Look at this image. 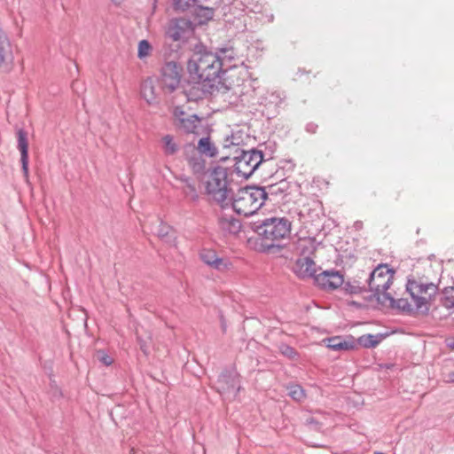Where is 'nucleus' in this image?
Returning <instances> with one entry per match:
<instances>
[{
	"mask_svg": "<svg viewBox=\"0 0 454 454\" xmlns=\"http://www.w3.org/2000/svg\"><path fill=\"white\" fill-rule=\"evenodd\" d=\"M173 121H176L177 119L186 118V113L184 108L180 106H176L173 108L172 112Z\"/></svg>",
	"mask_w": 454,
	"mask_h": 454,
	"instance_id": "obj_42",
	"label": "nucleus"
},
{
	"mask_svg": "<svg viewBox=\"0 0 454 454\" xmlns=\"http://www.w3.org/2000/svg\"><path fill=\"white\" fill-rule=\"evenodd\" d=\"M341 290L345 294H359L367 292V287L359 279H344V284L341 286Z\"/></svg>",
	"mask_w": 454,
	"mask_h": 454,
	"instance_id": "obj_26",
	"label": "nucleus"
},
{
	"mask_svg": "<svg viewBox=\"0 0 454 454\" xmlns=\"http://www.w3.org/2000/svg\"><path fill=\"white\" fill-rule=\"evenodd\" d=\"M220 322H221V328H222L223 332L225 333L226 329H227V325H226V320L223 315H220Z\"/></svg>",
	"mask_w": 454,
	"mask_h": 454,
	"instance_id": "obj_51",
	"label": "nucleus"
},
{
	"mask_svg": "<svg viewBox=\"0 0 454 454\" xmlns=\"http://www.w3.org/2000/svg\"><path fill=\"white\" fill-rule=\"evenodd\" d=\"M278 350L282 356L290 360L297 361L300 357L298 351L294 347L286 343H280Z\"/></svg>",
	"mask_w": 454,
	"mask_h": 454,
	"instance_id": "obj_31",
	"label": "nucleus"
},
{
	"mask_svg": "<svg viewBox=\"0 0 454 454\" xmlns=\"http://www.w3.org/2000/svg\"><path fill=\"white\" fill-rule=\"evenodd\" d=\"M280 164L279 168L286 171H293L295 167V164L291 160H282L280 161Z\"/></svg>",
	"mask_w": 454,
	"mask_h": 454,
	"instance_id": "obj_44",
	"label": "nucleus"
},
{
	"mask_svg": "<svg viewBox=\"0 0 454 454\" xmlns=\"http://www.w3.org/2000/svg\"><path fill=\"white\" fill-rule=\"evenodd\" d=\"M98 359L105 365L108 366L113 364V359L104 350L98 352Z\"/></svg>",
	"mask_w": 454,
	"mask_h": 454,
	"instance_id": "obj_43",
	"label": "nucleus"
},
{
	"mask_svg": "<svg viewBox=\"0 0 454 454\" xmlns=\"http://www.w3.org/2000/svg\"><path fill=\"white\" fill-rule=\"evenodd\" d=\"M115 5H120L124 0H111Z\"/></svg>",
	"mask_w": 454,
	"mask_h": 454,
	"instance_id": "obj_56",
	"label": "nucleus"
},
{
	"mask_svg": "<svg viewBox=\"0 0 454 454\" xmlns=\"http://www.w3.org/2000/svg\"><path fill=\"white\" fill-rule=\"evenodd\" d=\"M200 258L205 264L217 270L227 268V264L224 263L223 259L219 257L215 250L202 249L200 252Z\"/></svg>",
	"mask_w": 454,
	"mask_h": 454,
	"instance_id": "obj_22",
	"label": "nucleus"
},
{
	"mask_svg": "<svg viewBox=\"0 0 454 454\" xmlns=\"http://www.w3.org/2000/svg\"><path fill=\"white\" fill-rule=\"evenodd\" d=\"M203 118L199 116L197 114L187 115L186 118L177 119L173 121V126L177 131L185 135L193 134L195 136L200 135L201 129L204 128L201 126Z\"/></svg>",
	"mask_w": 454,
	"mask_h": 454,
	"instance_id": "obj_13",
	"label": "nucleus"
},
{
	"mask_svg": "<svg viewBox=\"0 0 454 454\" xmlns=\"http://www.w3.org/2000/svg\"><path fill=\"white\" fill-rule=\"evenodd\" d=\"M257 149H261L264 154V161L273 159L274 153L277 150V144L275 142L268 141L267 143L260 144Z\"/></svg>",
	"mask_w": 454,
	"mask_h": 454,
	"instance_id": "obj_33",
	"label": "nucleus"
},
{
	"mask_svg": "<svg viewBox=\"0 0 454 454\" xmlns=\"http://www.w3.org/2000/svg\"><path fill=\"white\" fill-rule=\"evenodd\" d=\"M232 174L231 167L216 165L212 168L209 174L210 180L206 183L207 194L211 195L223 209L229 207L227 200L233 190L230 187L228 176Z\"/></svg>",
	"mask_w": 454,
	"mask_h": 454,
	"instance_id": "obj_5",
	"label": "nucleus"
},
{
	"mask_svg": "<svg viewBox=\"0 0 454 454\" xmlns=\"http://www.w3.org/2000/svg\"><path fill=\"white\" fill-rule=\"evenodd\" d=\"M445 343L450 349L454 350V336L446 338Z\"/></svg>",
	"mask_w": 454,
	"mask_h": 454,
	"instance_id": "obj_49",
	"label": "nucleus"
},
{
	"mask_svg": "<svg viewBox=\"0 0 454 454\" xmlns=\"http://www.w3.org/2000/svg\"><path fill=\"white\" fill-rule=\"evenodd\" d=\"M390 334L391 333L388 332L380 333L377 334H363L356 340V346L359 345L364 348H374Z\"/></svg>",
	"mask_w": 454,
	"mask_h": 454,
	"instance_id": "obj_23",
	"label": "nucleus"
},
{
	"mask_svg": "<svg viewBox=\"0 0 454 454\" xmlns=\"http://www.w3.org/2000/svg\"><path fill=\"white\" fill-rule=\"evenodd\" d=\"M216 391L228 398L235 399L242 389L240 375L234 367H226L219 374L216 383Z\"/></svg>",
	"mask_w": 454,
	"mask_h": 454,
	"instance_id": "obj_7",
	"label": "nucleus"
},
{
	"mask_svg": "<svg viewBox=\"0 0 454 454\" xmlns=\"http://www.w3.org/2000/svg\"><path fill=\"white\" fill-rule=\"evenodd\" d=\"M192 54L187 61V72L192 82H207V88L226 83L223 75L226 70L223 68V59L218 53L208 51L201 43H196Z\"/></svg>",
	"mask_w": 454,
	"mask_h": 454,
	"instance_id": "obj_1",
	"label": "nucleus"
},
{
	"mask_svg": "<svg viewBox=\"0 0 454 454\" xmlns=\"http://www.w3.org/2000/svg\"><path fill=\"white\" fill-rule=\"evenodd\" d=\"M152 50V45L147 40H141L138 43L137 57L142 59L147 57Z\"/></svg>",
	"mask_w": 454,
	"mask_h": 454,
	"instance_id": "obj_36",
	"label": "nucleus"
},
{
	"mask_svg": "<svg viewBox=\"0 0 454 454\" xmlns=\"http://www.w3.org/2000/svg\"><path fill=\"white\" fill-rule=\"evenodd\" d=\"M373 454H385V453H384V452H381V451H378V450H377V451H374V453H373Z\"/></svg>",
	"mask_w": 454,
	"mask_h": 454,
	"instance_id": "obj_58",
	"label": "nucleus"
},
{
	"mask_svg": "<svg viewBox=\"0 0 454 454\" xmlns=\"http://www.w3.org/2000/svg\"><path fill=\"white\" fill-rule=\"evenodd\" d=\"M317 128H318L317 124H316L314 122H309V123H307L305 129L307 132H309L310 134H315L317 132Z\"/></svg>",
	"mask_w": 454,
	"mask_h": 454,
	"instance_id": "obj_45",
	"label": "nucleus"
},
{
	"mask_svg": "<svg viewBox=\"0 0 454 454\" xmlns=\"http://www.w3.org/2000/svg\"><path fill=\"white\" fill-rule=\"evenodd\" d=\"M231 145H239V144L234 143L232 135L226 137L223 148H230Z\"/></svg>",
	"mask_w": 454,
	"mask_h": 454,
	"instance_id": "obj_46",
	"label": "nucleus"
},
{
	"mask_svg": "<svg viewBox=\"0 0 454 454\" xmlns=\"http://www.w3.org/2000/svg\"><path fill=\"white\" fill-rule=\"evenodd\" d=\"M181 180L186 184V190L184 191V195L194 202L198 201L200 197L192 179L190 177H184Z\"/></svg>",
	"mask_w": 454,
	"mask_h": 454,
	"instance_id": "obj_32",
	"label": "nucleus"
},
{
	"mask_svg": "<svg viewBox=\"0 0 454 454\" xmlns=\"http://www.w3.org/2000/svg\"><path fill=\"white\" fill-rule=\"evenodd\" d=\"M440 303L447 309H454V286H446L442 290Z\"/></svg>",
	"mask_w": 454,
	"mask_h": 454,
	"instance_id": "obj_29",
	"label": "nucleus"
},
{
	"mask_svg": "<svg viewBox=\"0 0 454 454\" xmlns=\"http://www.w3.org/2000/svg\"><path fill=\"white\" fill-rule=\"evenodd\" d=\"M156 82V78L154 79L153 77H147L141 83V97L146 101L148 105L157 104L159 93L155 87Z\"/></svg>",
	"mask_w": 454,
	"mask_h": 454,
	"instance_id": "obj_21",
	"label": "nucleus"
},
{
	"mask_svg": "<svg viewBox=\"0 0 454 454\" xmlns=\"http://www.w3.org/2000/svg\"><path fill=\"white\" fill-rule=\"evenodd\" d=\"M344 284V276L340 271L332 269L326 270L315 277V285L323 290H335L341 288Z\"/></svg>",
	"mask_w": 454,
	"mask_h": 454,
	"instance_id": "obj_12",
	"label": "nucleus"
},
{
	"mask_svg": "<svg viewBox=\"0 0 454 454\" xmlns=\"http://www.w3.org/2000/svg\"><path fill=\"white\" fill-rule=\"evenodd\" d=\"M394 366H395L394 364H385L381 365V367L385 368V369H392Z\"/></svg>",
	"mask_w": 454,
	"mask_h": 454,
	"instance_id": "obj_54",
	"label": "nucleus"
},
{
	"mask_svg": "<svg viewBox=\"0 0 454 454\" xmlns=\"http://www.w3.org/2000/svg\"><path fill=\"white\" fill-rule=\"evenodd\" d=\"M349 305L355 307L356 309H363L364 305L356 301H351Z\"/></svg>",
	"mask_w": 454,
	"mask_h": 454,
	"instance_id": "obj_52",
	"label": "nucleus"
},
{
	"mask_svg": "<svg viewBox=\"0 0 454 454\" xmlns=\"http://www.w3.org/2000/svg\"><path fill=\"white\" fill-rule=\"evenodd\" d=\"M288 395L293 400L296 402H301L306 397L305 390L301 385L298 384L291 385L289 387Z\"/></svg>",
	"mask_w": 454,
	"mask_h": 454,
	"instance_id": "obj_34",
	"label": "nucleus"
},
{
	"mask_svg": "<svg viewBox=\"0 0 454 454\" xmlns=\"http://www.w3.org/2000/svg\"><path fill=\"white\" fill-rule=\"evenodd\" d=\"M13 51L6 32L0 27V74H7L13 67Z\"/></svg>",
	"mask_w": 454,
	"mask_h": 454,
	"instance_id": "obj_11",
	"label": "nucleus"
},
{
	"mask_svg": "<svg viewBox=\"0 0 454 454\" xmlns=\"http://www.w3.org/2000/svg\"><path fill=\"white\" fill-rule=\"evenodd\" d=\"M193 15L198 25H205L214 18L215 9L200 4L192 5Z\"/></svg>",
	"mask_w": 454,
	"mask_h": 454,
	"instance_id": "obj_24",
	"label": "nucleus"
},
{
	"mask_svg": "<svg viewBox=\"0 0 454 454\" xmlns=\"http://www.w3.org/2000/svg\"><path fill=\"white\" fill-rule=\"evenodd\" d=\"M220 51L223 54H225L227 52V50L223 48V49H220Z\"/></svg>",
	"mask_w": 454,
	"mask_h": 454,
	"instance_id": "obj_57",
	"label": "nucleus"
},
{
	"mask_svg": "<svg viewBox=\"0 0 454 454\" xmlns=\"http://www.w3.org/2000/svg\"><path fill=\"white\" fill-rule=\"evenodd\" d=\"M231 160L233 161L231 167L232 172L247 180L264 161V154L261 149L243 150L237 147L232 156H223L218 162L225 164Z\"/></svg>",
	"mask_w": 454,
	"mask_h": 454,
	"instance_id": "obj_4",
	"label": "nucleus"
},
{
	"mask_svg": "<svg viewBox=\"0 0 454 454\" xmlns=\"http://www.w3.org/2000/svg\"><path fill=\"white\" fill-rule=\"evenodd\" d=\"M411 298L415 301V311L419 310L423 315L429 313L430 308L427 302L426 297L419 295L415 292L408 293Z\"/></svg>",
	"mask_w": 454,
	"mask_h": 454,
	"instance_id": "obj_30",
	"label": "nucleus"
},
{
	"mask_svg": "<svg viewBox=\"0 0 454 454\" xmlns=\"http://www.w3.org/2000/svg\"><path fill=\"white\" fill-rule=\"evenodd\" d=\"M27 132L23 128L16 129L17 137V148L20 153V164L23 175L26 178L28 177V137Z\"/></svg>",
	"mask_w": 454,
	"mask_h": 454,
	"instance_id": "obj_15",
	"label": "nucleus"
},
{
	"mask_svg": "<svg viewBox=\"0 0 454 454\" xmlns=\"http://www.w3.org/2000/svg\"><path fill=\"white\" fill-rule=\"evenodd\" d=\"M374 309H383L385 308H388L387 302L384 300V295L381 291H378V295L376 296V305L373 306Z\"/></svg>",
	"mask_w": 454,
	"mask_h": 454,
	"instance_id": "obj_38",
	"label": "nucleus"
},
{
	"mask_svg": "<svg viewBox=\"0 0 454 454\" xmlns=\"http://www.w3.org/2000/svg\"><path fill=\"white\" fill-rule=\"evenodd\" d=\"M187 163L194 175L203 176L207 173L206 160L203 159L202 154L199 153L192 157Z\"/></svg>",
	"mask_w": 454,
	"mask_h": 454,
	"instance_id": "obj_28",
	"label": "nucleus"
},
{
	"mask_svg": "<svg viewBox=\"0 0 454 454\" xmlns=\"http://www.w3.org/2000/svg\"><path fill=\"white\" fill-rule=\"evenodd\" d=\"M184 157L186 161L190 160L192 157L199 154L197 146L193 143H186L184 145Z\"/></svg>",
	"mask_w": 454,
	"mask_h": 454,
	"instance_id": "obj_37",
	"label": "nucleus"
},
{
	"mask_svg": "<svg viewBox=\"0 0 454 454\" xmlns=\"http://www.w3.org/2000/svg\"><path fill=\"white\" fill-rule=\"evenodd\" d=\"M395 274V270L387 263L378 264L366 279L368 290L387 291L393 284Z\"/></svg>",
	"mask_w": 454,
	"mask_h": 454,
	"instance_id": "obj_9",
	"label": "nucleus"
},
{
	"mask_svg": "<svg viewBox=\"0 0 454 454\" xmlns=\"http://www.w3.org/2000/svg\"><path fill=\"white\" fill-rule=\"evenodd\" d=\"M305 425L311 429L316 431H319L321 429L322 424L314 417H309L305 420Z\"/></svg>",
	"mask_w": 454,
	"mask_h": 454,
	"instance_id": "obj_40",
	"label": "nucleus"
},
{
	"mask_svg": "<svg viewBox=\"0 0 454 454\" xmlns=\"http://www.w3.org/2000/svg\"><path fill=\"white\" fill-rule=\"evenodd\" d=\"M217 223L219 228L226 233L237 235L241 231V222L231 215L222 214L219 215Z\"/></svg>",
	"mask_w": 454,
	"mask_h": 454,
	"instance_id": "obj_20",
	"label": "nucleus"
},
{
	"mask_svg": "<svg viewBox=\"0 0 454 454\" xmlns=\"http://www.w3.org/2000/svg\"><path fill=\"white\" fill-rule=\"evenodd\" d=\"M173 121H176L177 119L186 118V113L184 108L180 106H176L173 108L172 112Z\"/></svg>",
	"mask_w": 454,
	"mask_h": 454,
	"instance_id": "obj_41",
	"label": "nucleus"
},
{
	"mask_svg": "<svg viewBox=\"0 0 454 454\" xmlns=\"http://www.w3.org/2000/svg\"><path fill=\"white\" fill-rule=\"evenodd\" d=\"M172 230V227L168 225V223H164L163 221H160L158 228H157V236L166 242H169V232Z\"/></svg>",
	"mask_w": 454,
	"mask_h": 454,
	"instance_id": "obj_35",
	"label": "nucleus"
},
{
	"mask_svg": "<svg viewBox=\"0 0 454 454\" xmlns=\"http://www.w3.org/2000/svg\"><path fill=\"white\" fill-rule=\"evenodd\" d=\"M262 187L266 193L265 202L268 200L272 202L283 200L290 194L291 183L287 181V177H285L278 182Z\"/></svg>",
	"mask_w": 454,
	"mask_h": 454,
	"instance_id": "obj_14",
	"label": "nucleus"
},
{
	"mask_svg": "<svg viewBox=\"0 0 454 454\" xmlns=\"http://www.w3.org/2000/svg\"><path fill=\"white\" fill-rule=\"evenodd\" d=\"M449 380L452 383H454V372H450L449 374Z\"/></svg>",
	"mask_w": 454,
	"mask_h": 454,
	"instance_id": "obj_55",
	"label": "nucleus"
},
{
	"mask_svg": "<svg viewBox=\"0 0 454 454\" xmlns=\"http://www.w3.org/2000/svg\"><path fill=\"white\" fill-rule=\"evenodd\" d=\"M405 290L407 293L415 292L419 295H421L423 294H428L430 291L439 293V286L433 282L424 281L423 278H415L410 276L407 278Z\"/></svg>",
	"mask_w": 454,
	"mask_h": 454,
	"instance_id": "obj_17",
	"label": "nucleus"
},
{
	"mask_svg": "<svg viewBox=\"0 0 454 454\" xmlns=\"http://www.w3.org/2000/svg\"><path fill=\"white\" fill-rule=\"evenodd\" d=\"M251 230L257 235L256 245L262 253L282 247L278 241L290 236L292 223L286 217H264L250 223Z\"/></svg>",
	"mask_w": 454,
	"mask_h": 454,
	"instance_id": "obj_2",
	"label": "nucleus"
},
{
	"mask_svg": "<svg viewBox=\"0 0 454 454\" xmlns=\"http://www.w3.org/2000/svg\"><path fill=\"white\" fill-rule=\"evenodd\" d=\"M213 129L207 124L202 129L200 134L206 135L198 141L197 150L199 153L209 158H214L217 155L218 150L214 142L211 140L210 133Z\"/></svg>",
	"mask_w": 454,
	"mask_h": 454,
	"instance_id": "obj_19",
	"label": "nucleus"
},
{
	"mask_svg": "<svg viewBox=\"0 0 454 454\" xmlns=\"http://www.w3.org/2000/svg\"><path fill=\"white\" fill-rule=\"evenodd\" d=\"M161 149L166 156H173L180 150L179 144L175 140L173 135L166 134L160 139Z\"/></svg>",
	"mask_w": 454,
	"mask_h": 454,
	"instance_id": "obj_25",
	"label": "nucleus"
},
{
	"mask_svg": "<svg viewBox=\"0 0 454 454\" xmlns=\"http://www.w3.org/2000/svg\"><path fill=\"white\" fill-rule=\"evenodd\" d=\"M326 347L334 351L353 350L356 348V339L352 335L333 336L323 340Z\"/></svg>",
	"mask_w": 454,
	"mask_h": 454,
	"instance_id": "obj_18",
	"label": "nucleus"
},
{
	"mask_svg": "<svg viewBox=\"0 0 454 454\" xmlns=\"http://www.w3.org/2000/svg\"><path fill=\"white\" fill-rule=\"evenodd\" d=\"M354 228L356 230V231H360L362 228H363V222L362 221H356L354 223Z\"/></svg>",
	"mask_w": 454,
	"mask_h": 454,
	"instance_id": "obj_53",
	"label": "nucleus"
},
{
	"mask_svg": "<svg viewBox=\"0 0 454 454\" xmlns=\"http://www.w3.org/2000/svg\"><path fill=\"white\" fill-rule=\"evenodd\" d=\"M266 193L261 185H247L237 192L232 191L229 196V207L238 215L250 216L256 213L264 204Z\"/></svg>",
	"mask_w": 454,
	"mask_h": 454,
	"instance_id": "obj_3",
	"label": "nucleus"
},
{
	"mask_svg": "<svg viewBox=\"0 0 454 454\" xmlns=\"http://www.w3.org/2000/svg\"><path fill=\"white\" fill-rule=\"evenodd\" d=\"M294 273L300 279L313 278L317 276L316 270V262L309 256L298 258L293 267Z\"/></svg>",
	"mask_w": 454,
	"mask_h": 454,
	"instance_id": "obj_16",
	"label": "nucleus"
},
{
	"mask_svg": "<svg viewBox=\"0 0 454 454\" xmlns=\"http://www.w3.org/2000/svg\"><path fill=\"white\" fill-rule=\"evenodd\" d=\"M372 294H369L368 296H365L364 297V300L367 301V302H373L375 301L376 302V296L378 295V291L377 290H369Z\"/></svg>",
	"mask_w": 454,
	"mask_h": 454,
	"instance_id": "obj_47",
	"label": "nucleus"
},
{
	"mask_svg": "<svg viewBox=\"0 0 454 454\" xmlns=\"http://www.w3.org/2000/svg\"><path fill=\"white\" fill-rule=\"evenodd\" d=\"M188 82L192 84L191 89L184 90L188 101H197L205 98L207 95H214L215 93L224 94L231 89V86L227 83L218 82V85H215L210 89L207 88V82H192L189 78Z\"/></svg>",
	"mask_w": 454,
	"mask_h": 454,
	"instance_id": "obj_10",
	"label": "nucleus"
},
{
	"mask_svg": "<svg viewBox=\"0 0 454 454\" xmlns=\"http://www.w3.org/2000/svg\"><path fill=\"white\" fill-rule=\"evenodd\" d=\"M384 295V300L387 302V305H391V299H395L387 291H381Z\"/></svg>",
	"mask_w": 454,
	"mask_h": 454,
	"instance_id": "obj_50",
	"label": "nucleus"
},
{
	"mask_svg": "<svg viewBox=\"0 0 454 454\" xmlns=\"http://www.w3.org/2000/svg\"><path fill=\"white\" fill-rule=\"evenodd\" d=\"M388 308L396 309L399 312L409 316L415 314L414 308L411 307L408 300L405 298L391 299V305H388Z\"/></svg>",
	"mask_w": 454,
	"mask_h": 454,
	"instance_id": "obj_27",
	"label": "nucleus"
},
{
	"mask_svg": "<svg viewBox=\"0 0 454 454\" xmlns=\"http://www.w3.org/2000/svg\"><path fill=\"white\" fill-rule=\"evenodd\" d=\"M183 66L175 60L166 62L160 68V77L156 78L162 90L174 92L180 84Z\"/></svg>",
	"mask_w": 454,
	"mask_h": 454,
	"instance_id": "obj_8",
	"label": "nucleus"
},
{
	"mask_svg": "<svg viewBox=\"0 0 454 454\" xmlns=\"http://www.w3.org/2000/svg\"><path fill=\"white\" fill-rule=\"evenodd\" d=\"M438 293H434V291H430L427 294L428 297H426L427 302L428 306L430 307L431 303L434 301L435 296Z\"/></svg>",
	"mask_w": 454,
	"mask_h": 454,
	"instance_id": "obj_48",
	"label": "nucleus"
},
{
	"mask_svg": "<svg viewBox=\"0 0 454 454\" xmlns=\"http://www.w3.org/2000/svg\"><path fill=\"white\" fill-rule=\"evenodd\" d=\"M194 25L193 22L186 18H173L171 19L165 31V38L166 41H172L173 43H176V48H172L170 45V51L177 52L181 43H184L187 42L189 37L194 33Z\"/></svg>",
	"mask_w": 454,
	"mask_h": 454,
	"instance_id": "obj_6",
	"label": "nucleus"
},
{
	"mask_svg": "<svg viewBox=\"0 0 454 454\" xmlns=\"http://www.w3.org/2000/svg\"><path fill=\"white\" fill-rule=\"evenodd\" d=\"M137 342L139 346L140 350L144 355L148 356L150 353L149 343L144 340L141 336L137 335Z\"/></svg>",
	"mask_w": 454,
	"mask_h": 454,
	"instance_id": "obj_39",
	"label": "nucleus"
}]
</instances>
